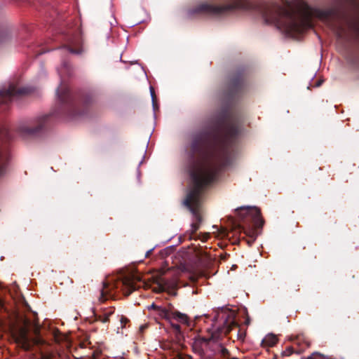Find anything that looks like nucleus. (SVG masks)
<instances>
[{
	"mask_svg": "<svg viewBox=\"0 0 359 359\" xmlns=\"http://www.w3.org/2000/svg\"><path fill=\"white\" fill-rule=\"evenodd\" d=\"M348 27L359 36V17L351 20L348 23Z\"/></svg>",
	"mask_w": 359,
	"mask_h": 359,
	"instance_id": "17",
	"label": "nucleus"
},
{
	"mask_svg": "<svg viewBox=\"0 0 359 359\" xmlns=\"http://www.w3.org/2000/svg\"><path fill=\"white\" fill-rule=\"evenodd\" d=\"M159 306H157L154 303H153L151 306H148V309L149 310L154 309V310H155L156 311L157 309H158V307H159Z\"/></svg>",
	"mask_w": 359,
	"mask_h": 359,
	"instance_id": "29",
	"label": "nucleus"
},
{
	"mask_svg": "<svg viewBox=\"0 0 359 359\" xmlns=\"http://www.w3.org/2000/svg\"><path fill=\"white\" fill-rule=\"evenodd\" d=\"M250 6L249 0H232L230 4L224 6H214L203 3L197 6L194 11L196 13L219 15L235 9H247Z\"/></svg>",
	"mask_w": 359,
	"mask_h": 359,
	"instance_id": "5",
	"label": "nucleus"
},
{
	"mask_svg": "<svg viewBox=\"0 0 359 359\" xmlns=\"http://www.w3.org/2000/svg\"><path fill=\"white\" fill-rule=\"evenodd\" d=\"M69 52L72 53H76L72 48H69Z\"/></svg>",
	"mask_w": 359,
	"mask_h": 359,
	"instance_id": "35",
	"label": "nucleus"
},
{
	"mask_svg": "<svg viewBox=\"0 0 359 359\" xmlns=\"http://www.w3.org/2000/svg\"><path fill=\"white\" fill-rule=\"evenodd\" d=\"M245 323L246 325H248V324L250 323V320H249V319H247V320H245Z\"/></svg>",
	"mask_w": 359,
	"mask_h": 359,
	"instance_id": "36",
	"label": "nucleus"
},
{
	"mask_svg": "<svg viewBox=\"0 0 359 359\" xmlns=\"http://www.w3.org/2000/svg\"><path fill=\"white\" fill-rule=\"evenodd\" d=\"M170 323H171V325H172V327L175 330H180V325L172 323V322H171Z\"/></svg>",
	"mask_w": 359,
	"mask_h": 359,
	"instance_id": "30",
	"label": "nucleus"
},
{
	"mask_svg": "<svg viewBox=\"0 0 359 359\" xmlns=\"http://www.w3.org/2000/svg\"><path fill=\"white\" fill-rule=\"evenodd\" d=\"M196 187L191 189L184 202V205L189 209L191 212H194L195 207L198 205L200 198V190L199 188L203 187V185H197L194 182ZM206 184H204L205 186Z\"/></svg>",
	"mask_w": 359,
	"mask_h": 359,
	"instance_id": "7",
	"label": "nucleus"
},
{
	"mask_svg": "<svg viewBox=\"0 0 359 359\" xmlns=\"http://www.w3.org/2000/svg\"><path fill=\"white\" fill-rule=\"evenodd\" d=\"M29 90L27 88L16 89L14 86H10L7 90H0V97L3 98H11L13 96L18 95H26L28 94Z\"/></svg>",
	"mask_w": 359,
	"mask_h": 359,
	"instance_id": "9",
	"label": "nucleus"
},
{
	"mask_svg": "<svg viewBox=\"0 0 359 359\" xmlns=\"http://www.w3.org/2000/svg\"><path fill=\"white\" fill-rule=\"evenodd\" d=\"M191 212L194 215V216H195V217H196V220L198 221V222H197V223L200 224V223L201 222V219H202L201 216L200 215V214H198V213L196 211V210H195V209H194V212Z\"/></svg>",
	"mask_w": 359,
	"mask_h": 359,
	"instance_id": "28",
	"label": "nucleus"
},
{
	"mask_svg": "<svg viewBox=\"0 0 359 359\" xmlns=\"http://www.w3.org/2000/svg\"><path fill=\"white\" fill-rule=\"evenodd\" d=\"M141 279L137 276H130L114 283L115 288H120L125 296H129L133 291L141 287Z\"/></svg>",
	"mask_w": 359,
	"mask_h": 359,
	"instance_id": "6",
	"label": "nucleus"
},
{
	"mask_svg": "<svg viewBox=\"0 0 359 359\" xmlns=\"http://www.w3.org/2000/svg\"><path fill=\"white\" fill-rule=\"evenodd\" d=\"M172 320H176L178 323H180L183 325H189V318L188 316L185 313H181L177 311H171L170 320L171 323Z\"/></svg>",
	"mask_w": 359,
	"mask_h": 359,
	"instance_id": "12",
	"label": "nucleus"
},
{
	"mask_svg": "<svg viewBox=\"0 0 359 359\" xmlns=\"http://www.w3.org/2000/svg\"><path fill=\"white\" fill-rule=\"evenodd\" d=\"M293 348L291 346L287 347L285 351H283L282 354L284 356H290L293 353Z\"/></svg>",
	"mask_w": 359,
	"mask_h": 359,
	"instance_id": "24",
	"label": "nucleus"
},
{
	"mask_svg": "<svg viewBox=\"0 0 359 359\" xmlns=\"http://www.w3.org/2000/svg\"><path fill=\"white\" fill-rule=\"evenodd\" d=\"M245 233L250 236V237H254V232L249 231V232H247L245 230L244 231Z\"/></svg>",
	"mask_w": 359,
	"mask_h": 359,
	"instance_id": "32",
	"label": "nucleus"
},
{
	"mask_svg": "<svg viewBox=\"0 0 359 359\" xmlns=\"http://www.w3.org/2000/svg\"><path fill=\"white\" fill-rule=\"evenodd\" d=\"M211 142V133L208 130H201L191 135L189 144L190 158L198 155L199 158L193 164L190 175L198 186L209 184L216 175V168L208 156Z\"/></svg>",
	"mask_w": 359,
	"mask_h": 359,
	"instance_id": "1",
	"label": "nucleus"
},
{
	"mask_svg": "<svg viewBox=\"0 0 359 359\" xmlns=\"http://www.w3.org/2000/svg\"><path fill=\"white\" fill-rule=\"evenodd\" d=\"M243 83V72H238L230 80L229 88L236 89Z\"/></svg>",
	"mask_w": 359,
	"mask_h": 359,
	"instance_id": "13",
	"label": "nucleus"
},
{
	"mask_svg": "<svg viewBox=\"0 0 359 359\" xmlns=\"http://www.w3.org/2000/svg\"><path fill=\"white\" fill-rule=\"evenodd\" d=\"M161 282L162 287L168 289H175L177 285L178 278L177 276H174L171 279L163 278Z\"/></svg>",
	"mask_w": 359,
	"mask_h": 359,
	"instance_id": "15",
	"label": "nucleus"
},
{
	"mask_svg": "<svg viewBox=\"0 0 359 359\" xmlns=\"http://www.w3.org/2000/svg\"><path fill=\"white\" fill-rule=\"evenodd\" d=\"M114 313L113 310L100 314L97 316V320L102 323H107L109 320V317Z\"/></svg>",
	"mask_w": 359,
	"mask_h": 359,
	"instance_id": "19",
	"label": "nucleus"
},
{
	"mask_svg": "<svg viewBox=\"0 0 359 359\" xmlns=\"http://www.w3.org/2000/svg\"><path fill=\"white\" fill-rule=\"evenodd\" d=\"M102 284V288L99 290L97 296L98 301L101 303L104 302L111 296L109 292L111 290V287L108 283L103 281Z\"/></svg>",
	"mask_w": 359,
	"mask_h": 359,
	"instance_id": "11",
	"label": "nucleus"
},
{
	"mask_svg": "<svg viewBox=\"0 0 359 359\" xmlns=\"http://www.w3.org/2000/svg\"><path fill=\"white\" fill-rule=\"evenodd\" d=\"M8 159L7 151L0 147V175L2 173L4 167L3 165Z\"/></svg>",
	"mask_w": 359,
	"mask_h": 359,
	"instance_id": "18",
	"label": "nucleus"
},
{
	"mask_svg": "<svg viewBox=\"0 0 359 359\" xmlns=\"http://www.w3.org/2000/svg\"><path fill=\"white\" fill-rule=\"evenodd\" d=\"M221 339H217L214 341L212 351L215 354H218L221 357L226 359L230 355L229 351L226 348L224 345L220 342Z\"/></svg>",
	"mask_w": 359,
	"mask_h": 359,
	"instance_id": "10",
	"label": "nucleus"
},
{
	"mask_svg": "<svg viewBox=\"0 0 359 359\" xmlns=\"http://www.w3.org/2000/svg\"><path fill=\"white\" fill-rule=\"evenodd\" d=\"M120 321L122 327H124L129 322V320L125 316H121Z\"/></svg>",
	"mask_w": 359,
	"mask_h": 359,
	"instance_id": "27",
	"label": "nucleus"
},
{
	"mask_svg": "<svg viewBox=\"0 0 359 359\" xmlns=\"http://www.w3.org/2000/svg\"><path fill=\"white\" fill-rule=\"evenodd\" d=\"M308 359H329L326 356L323 354L318 353H314L311 356L308 358Z\"/></svg>",
	"mask_w": 359,
	"mask_h": 359,
	"instance_id": "22",
	"label": "nucleus"
},
{
	"mask_svg": "<svg viewBox=\"0 0 359 359\" xmlns=\"http://www.w3.org/2000/svg\"><path fill=\"white\" fill-rule=\"evenodd\" d=\"M245 337H246V331L239 330L238 333V339L243 341Z\"/></svg>",
	"mask_w": 359,
	"mask_h": 359,
	"instance_id": "25",
	"label": "nucleus"
},
{
	"mask_svg": "<svg viewBox=\"0 0 359 359\" xmlns=\"http://www.w3.org/2000/svg\"><path fill=\"white\" fill-rule=\"evenodd\" d=\"M149 91H150V95L151 97L152 104H153V107H154L156 105V96L155 90H154V88L153 86H150Z\"/></svg>",
	"mask_w": 359,
	"mask_h": 359,
	"instance_id": "20",
	"label": "nucleus"
},
{
	"mask_svg": "<svg viewBox=\"0 0 359 359\" xmlns=\"http://www.w3.org/2000/svg\"><path fill=\"white\" fill-rule=\"evenodd\" d=\"M278 341L276 335L273 334H268L262 340L261 345L263 348H270L274 346Z\"/></svg>",
	"mask_w": 359,
	"mask_h": 359,
	"instance_id": "14",
	"label": "nucleus"
},
{
	"mask_svg": "<svg viewBox=\"0 0 359 359\" xmlns=\"http://www.w3.org/2000/svg\"><path fill=\"white\" fill-rule=\"evenodd\" d=\"M226 359H238V358H236V357H230V355H229V356L228 358H226Z\"/></svg>",
	"mask_w": 359,
	"mask_h": 359,
	"instance_id": "34",
	"label": "nucleus"
},
{
	"mask_svg": "<svg viewBox=\"0 0 359 359\" xmlns=\"http://www.w3.org/2000/svg\"><path fill=\"white\" fill-rule=\"evenodd\" d=\"M42 128L41 127H39V128H33V129H31V128H26L24 130V132L25 133H27V134H34L36 132L40 130Z\"/></svg>",
	"mask_w": 359,
	"mask_h": 359,
	"instance_id": "26",
	"label": "nucleus"
},
{
	"mask_svg": "<svg viewBox=\"0 0 359 359\" xmlns=\"http://www.w3.org/2000/svg\"><path fill=\"white\" fill-rule=\"evenodd\" d=\"M323 83V80H318L316 81V83L313 85L315 87L320 86Z\"/></svg>",
	"mask_w": 359,
	"mask_h": 359,
	"instance_id": "31",
	"label": "nucleus"
},
{
	"mask_svg": "<svg viewBox=\"0 0 359 359\" xmlns=\"http://www.w3.org/2000/svg\"><path fill=\"white\" fill-rule=\"evenodd\" d=\"M233 319L231 314L218 315L213 320L211 327L208 329L210 337L208 338L197 337L194 339L192 349L200 356H203L208 349L212 351L214 341L221 339L227 335L231 330Z\"/></svg>",
	"mask_w": 359,
	"mask_h": 359,
	"instance_id": "3",
	"label": "nucleus"
},
{
	"mask_svg": "<svg viewBox=\"0 0 359 359\" xmlns=\"http://www.w3.org/2000/svg\"><path fill=\"white\" fill-rule=\"evenodd\" d=\"M30 324V320L25 318L23 326L13 333V337L18 346L26 351H29L33 345H41L45 343V341L40 337L41 327L38 324H35L33 328L35 337L32 339L29 337Z\"/></svg>",
	"mask_w": 359,
	"mask_h": 359,
	"instance_id": "4",
	"label": "nucleus"
},
{
	"mask_svg": "<svg viewBox=\"0 0 359 359\" xmlns=\"http://www.w3.org/2000/svg\"><path fill=\"white\" fill-rule=\"evenodd\" d=\"M153 250H154V249H151V250H148V251L147 252V253H146V257H147V256H148V255L151 252V251H152Z\"/></svg>",
	"mask_w": 359,
	"mask_h": 359,
	"instance_id": "33",
	"label": "nucleus"
},
{
	"mask_svg": "<svg viewBox=\"0 0 359 359\" xmlns=\"http://www.w3.org/2000/svg\"><path fill=\"white\" fill-rule=\"evenodd\" d=\"M242 207H240L237 208L236 210L238 211V215L241 217V219H244L248 216H250L252 217V213H245V211H241V208Z\"/></svg>",
	"mask_w": 359,
	"mask_h": 359,
	"instance_id": "21",
	"label": "nucleus"
},
{
	"mask_svg": "<svg viewBox=\"0 0 359 359\" xmlns=\"http://www.w3.org/2000/svg\"><path fill=\"white\" fill-rule=\"evenodd\" d=\"M298 9L302 16L299 24L294 22H290L288 25L282 24V19L292 20V15L287 9L280 6L274 8V13L271 16L264 15V20L267 24H275L278 28L283 27L290 31L302 32L311 27V18L316 17L324 20L331 14L330 11L312 8L304 2L299 4Z\"/></svg>",
	"mask_w": 359,
	"mask_h": 359,
	"instance_id": "2",
	"label": "nucleus"
},
{
	"mask_svg": "<svg viewBox=\"0 0 359 359\" xmlns=\"http://www.w3.org/2000/svg\"><path fill=\"white\" fill-rule=\"evenodd\" d=\"M171 311H169L165 307L159 306L158 307L157 311H156V314L161 319H165L168 321L170 320Z\"/></svg>",
	"mask_w": 359,
	"mask_h": 359,
	"instance_id": "16",
	"label": "nucleus"
},
{
	"mask_svg": "<svg viewBox=\"0 0 359 359\" xmlns=\"http://www.w3.org/2000/svg\"><path fill=\"white\" fill-rule=\"evenodd\" d=\"M199 226H200V224L198 223H192L191 224V229H190V234L192 235L194 233H195L197 230L199 229Z\"/></svg>",
	"mask_w": 359,
	"mask_h": 359,
	"instance_id": "23",
	"label": "nucleus"
},
{
	"mask_svg": "<svg viewBox=\"0 0 359 359\" xmlns=\"http://www.w3.org/2000/svg\"><path fill=\"white\" fill-rule=\"evenodd\" d=\"M241 211H245V213H252V219L255 225L257 228H262L264 224V220L262 217L261 210L257 207H242Z\"/></svg>",
	"mask_w": 359,
	"mask_h": 359,
	"instance_id": "8",
	"label": "nucleus"
}]
</instances>
